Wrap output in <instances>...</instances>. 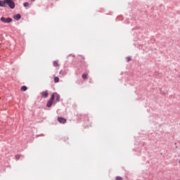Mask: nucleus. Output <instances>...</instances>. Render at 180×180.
I'll return each instance as SVG.
<instances>
[{"mask_svg": "<svg viewBox=\"0 0 180 180\" xmlns=\"http://www.w3.org/2000/svg\"><path fill=\"white\" fill-rule=\"evenodd\" d=\"M6 5H8V6L11 9H15V1L13 0H5Z\"/></svg>", "mask_w": 180, "mask_h": 180, "instance_id": "f257e3e1", "label": "nucleus"}, {"mask_svg": "<svg viewBox=\"0 0 180 180\" xmlns=\"http://www.w3.org/2000/svg\"><path fill=\"white\" fill-rule=\"evenodd\" d=\"M0 20L4 23H11L13 20L11 18H5L4 17H1Z\"/></svg>", "mask_w": 180, "mask_h": 180, "instance_id": "f03ea898", "label": "nucleus"}, {"mask_svg": "<svg viewBox=\"0 0 180 180\" xmlns=\"http://www.w3.org/2000/svg\"><path fill=\"white\" fill-rule=\"evenodd\" d=\"M53 102H54V96H51L50 100L48 101V102L46 103V106L48 108H51Z\"/></svg>", "mask_w": 180, "mask_h": 180, "instance_id": "7ed1b4c3", "label": "nucleus"}, {"mask_svg": "<svg viewBox=\"0 0 180 180\" xmlns=\"http://www.w3.org/2000/svg\"><path fill=\"white\" fill-rule=\"evenodd\" d=\"M51 96H53V100L56 99V102H60V96L57 93H53Z\"/></svg>", "mask_w": 180, "mask_h": 180, "instance_id": "20e7f679", "label": "nucleus"}, {"mask_svg": "<svg viewBox=\"0 0 180 180\" xmlns=\"http://www.w3.org/2000/svg\"><path fill=\"white\" fill-rule=\"evenodd\" d=\"M58 121L60 123H62L63 124H65L67 122V120H65V118L61 117H58Z\"/></svg>", "mask_w": 180, "mask_h": 180, "instance_id": "39448f33", "label": "nucleus"}, {"mask_svg": "<svg viewBox=\"0 0 180 180\" xmlns=\"http://www.w3.org/2000/svg\"><path fill=\"white\" fill-rule=\"evenodd\" d=\"M41 96H42V98H48V96H49V91H42L41 93Z\"/></svg>", "mask_w": 180, "mask_h": 180, "instance_id": "423d86ee", "label": "nucleus"}, {"mask_svg": "<svg viewBox=\"0 0 180 180\" xmlns=\"http://www.w3.org/2000/svg\"><path fill=\"white\" fill-rule=\"evenodd\" d=\"M0 6L2 8H5L6 6V3L5 2V0H0Z\"/></svg>", "mask_w": 180, "mask_h": 180, "instance_id": "0eeeda50", "label": "nucleus"}, {"mask_svg": "<svg viewBox=\"0 0 180 180\" xmlns=\"http://www.w3.org/2000/svg\"><path fill=\"white\" fill-rule=\"evenodd\" d=\"M20 18H22L20 14H16L13 16V19H15V20H20Z\"/></svg>", "mask_w": 180, "mask_h": 180, "instance_id": "6e6552de", "label": "nucleus"}, {"mask_svg": "<svg viewBox=\"0 0 180 180\" xmlns=\"http://www.w3.org/2000/svg\"><path fill=\"white\" fill-rule=\"evenodd\" d=\"M58 82H60V78H58V77H54V83L57 84Z\"/></svg>", "mask_w": 180, "mask_h": 180, "instance_id": "1a4fd4ad", "label": "nucleus"}, {"mask_svg": "<svg viewBox=\"0 0 180 180\" xmlns=\"http://www.w3.org/2000/svg\"><path fill=\"white\" fill-rule=\"evenodd\" d=\"M53 66L55 67H60V65L58 64V61H56V60L53 61Z\"/></svg>", "mask_w": 180, "mask_h": 180, "instance_id": "9d476101", "label": "nucleus"}, {"mask_svg": "<svg viewBox=\"0 0 180 180\" xmlns=\"http://www.w3.org/2000/svg\"><path fill=\"white\" fill-rule=\"evenodd\" d=\"M82 77L83 79H87L88 74H83Z\"/></svg>", "mask_w": 180, "mask_h": 180, "instance_id": "9b49d317", "label": "nucleus"}, {"mask_svg": "<svg viewBox=\"0 0 180 180\" xmlns=\"http://www.w3.org/2000/svg\"><path fill=\"white\" fill-rule=\"evenodd\" d=\"M21 91H27V87L26 86H22L21 87Z\"/></svg>", "mask_w": 180, "mask_h": 180, "instance_id": "f8f14e48", "label": "nucleus"}, {"mask_svg": "<svg viewBox=\"0 0 180 180\" xmlns=\"http://www.w3.org/2000/svg\"><path fill=\"white\" fill-rule=\"evenodd\" d=\"M23 6H25V8H27V6H29V2L24 3Z\"/></svg>", "mask_w": 180, "mask_h": 180, "instance_id": "ddd939ff", "label": "nucleus"}, {"mask_svg": "<svg viewBox=\"0 0 180 180\" xmlns=\"http://www.w3.org/2000/svg\"><path fill=\"white\" fill-rule=\"evenodd\" d=\"M115 180H123V178H122L120 176H116Z\"/></svg>", "mask_w": 180, "mask_h": 180, "instance_id": "4468645a", "label": "nucleus"}, {"mask_svg": "<svg viewBox=\"0 0 180 180\" xmlns=\"http://www.w3.org/2000/svg\"><path fill=\"white\" fill-rule=\"evenodd\" d=\"M34 1H36V0H32V2H34Z\"/></svg>", "mask_w": 180, "mask_h": 180, "instance_id": "2eb2a0df", "label": "nucleus"}]
</instances>
